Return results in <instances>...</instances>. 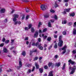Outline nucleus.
<instances>
[{
    "label": "nucleus",
    "mask_w": 76,
    "mask_h": 76,
    "mask_svg": "<svg viewBox=\"0 0 76 76\" xmlns=\"http://www.w3.org/2000/svg\"><path fill=\"white\" fill-rule=\"evenodd\" d=\"M61 38H62V36L61 35L59 36V42L58 43V46L59 47H62L63 45V41H62L61 39Z\"/></svg>",
    "instance_id": "obj_1"
},
{
    "label": "nucleus",
    "mask_w": 76,
    "mask_h": 76,
    "mask_svg": "<svg viewBox=\"0 0 76 76\" xmlns=\"http://www.w3.org/2000/svg\"><path fill=\"white\" fill-rule=\"evenodd\" d=\"M69 69L71 70V72H70V74H73L75 72V70L76 69V66H74L73 67L71 66L69 67Z\"/></svg>",
    "instance_id": "obj_2"
},
{
    "label": "nucleus",
    "mask_w": 76,
    "mask_h": 76,
    "mask_svg": "<svg viewBox=\"0 0 76 76\" xmlns=\"http://www.w3.org/2000/svg\"><path fill=\"white\" fill-rule=\"evenodd\" d=\"M19 17V15L15 14L13 15V17L14 18H13V21L14 22H16V20H17V19L16 18H18Z\"/></svg>",
    "instance_id": "obj_3"
},
{
    "label": "nucleus",
    "mask_w": 76,
    "mask_h": 76,
    "mask_svg": "<svg viewBox=\"0 0 76 76\" xmlns=\"http://www.w3.org/2000/svg\"><path fill=\"white\" fill-rule=\"evenodd\" d=\"M32 45H33L34 46V45H36L37 47L38 46V47H39L40 46H41V43H39V42H37L36 43V44L35 43H32Z\"/></svg>",
    "instance_id": "obj_4"
},
{
    "label": "nucleus",
    "mask_w": 76,
    "mask_h": 76,
    "mask_svg": "<svg viewBox=\"0 0 76 76\" xmlns=\"http://www.w3.org/2000/svg\"><path fill=\"white\" fill-rule=\"evenodd\" d=\"M66 48H67V47L66 46H65L64 48H62V50H64V51L63 52L62 54H64L66 53Z\"/></svg>",
    "instance_id": "obj_5"
},
{
    "label": "nucleus",
    "mask_w": 76,
    "mask_h": 76,
    "mask_svg": "<svg viewBox=\"0 0 76 76\" xmlns=\"http://www.w3.org/2000/svg\"><path fill=\"white\" fill-rule=\"evenodd\" d=\"M46 6L45 5H43L41 6V10H45L46 9Z\"/></svg>",
    "instance_id": "obj_6"
},
{
    "label": "nucleus",
    "mask_w": 76,
    "mask_h": 76,
    "mask_svg": "<svg viewBox=\"0 0 76 76\" xmlns=\"http://www.w3.org/2000/svg\"><path fill=\"white\" fill-rule=\"evenodd\" d=\"M6 12V9L4 8H2L0 10V13H4Z\"/></svg>",
    "instance_id": "obj_7"
},
{
    "label": "nucleus",
    "mask_w": 76,
    "mask_h": 76,
    "mask_svg": "<svg viewBox=\"0 0 76 76\" xmlns=\"http://www.w3.org/2000/svg\"><path fill=\"white\" fill-rule=\"evenodd\" d=\"M22 66V61H19V66H17V69H19V68H20V67H21Z\"/></svg>",
    "instance_id": "obj_8"
},
{
    "label": "nucleus",
    "mask_w": 76,
    "mask_h": 76,
    "mask_svg": "<svg viewBox=\"0 0 76 76\" xmlns=\"http://www.w3.org/2000/svg\"><path fill=\"white\" fill-rule=\"evenodd\" d=\"M69 63H71V64H72V65L73 64H75V62L74 61H72V60L70 59L69 61H68Z\"/></svg>",
    "instance_id": "obj_9"
},
{
    "label": "nucleus",
    "mask_w": 76,
    "mask_h": 76,
    "mask_svg": "<svg viewBox=\"0 0 76 76\" xmlns=\"http://www.w3.org/2000/svg\"><path fill=\"white\" fill-rule=\"evenodd\" d=\"M38 31H36L35 32V33L34 35V38H37L38 37Z\"/></svg>",
    "instance_id": "obj_10"
},
{
    "label": "nucleus",
    "mask_w": 76,
    "mask_h": 76,
    "mask_svg": "<svg viewBox=\"0 0 76 76\" xmlns=\"http://www.w3.org/2000/svg\"><path fill=\"white\" fill-rule=\"evenodd\" d=\"M61 64V63L60 62L57 63L56 64V66H57V67H59Z\"/></svg>",
    "instance_id": "obj_11"
},
{
    "label": "nucleus",
    "mask_w": 76,
    "mask_h": 76,
    "mask_svg": "<svg viewBox=\"0 0 76 76\" xmlns=\"http://www.w3.org/2000/svg\"><path fill=\"white\" fill-rule=\"evenodd\" d=\"M53 71H50L49 72L48 76H53Z\"/></svg>",
    "instance_id": "obj_12"
},
{
    "label": "nucleus",
    "mask_w": 76,
    "mask_h": 76,
    "mask_svg": "<svg viewBox=\"0 0 76 76\" xmlns=\"http://www.w3.org/2000/svg\"><path fill=\"white\" fill-rule=\"evenodd\" d=\"M62 24H66L67 23V20H62Z\"/></svg>",
    "instance_id": "obj_13"
},
{
    "label": "nucleus",
    "mask_w": 76,
    "mask_h": 76,
    "mask_svg": "<svg viewBox=\"0 0 76 76\" xmlns=\"http://www.w3.org/2000/svg\"><path fill=\"white\" fill-rule=\"evenodd\" d=\"M75 15V12H73L72 13H71L70 14L69 16H72V17H73Z\"/></svg>",
    "instance_id": "obj_14"
},
{
    "label": "nucleus",
    "mask_w": 76,
    "mask_h": 76,
    "mask_svg": "<svg viewBox=\"0 0 76 76\" xmlns=\"http://www.w3.org/2000/svg\"><path fill=\"white\" fill-rule=\"evenodd\" d=\"M17 23H18V24H20L21 23V22L20 21H19L14 22V24L15 25H16V24Z\"/></svg>",
    "instance_id": "obj_15"
},
{
    "label": "nucleus",
    "mask_w": 76,
    "mask_h": 76,
    "mask_svg": "<svg viewBox=\"0 0 76 76\" xmlns=\"http://www.w3.org/2000/svg\"><path fill=\"white\" fill-rule=\"evenodd\" d=\"M3 51L4 53H7V49L6 48H4L3 49Z\"/></svg>",
    "instance_id": "obj_16"
},
{
    "label": "nucleus",
    "mask_w": 76,
    "mask_h": 76,
    "mask_svg": "<svg viewBox=\"0 0 76 76\" xmlns=\"http://www.w3.org/2000/svg\"><path fill=\"white\" fill-rule=\"evenodd\" d=\"M42 37H43V38L44 39H45L46 38H47V36H44V34H42Z\"/></svg>",
    "instance_id": "obj_17"
},
{
    "label": "nucleus",
    "mask_w": 76,
    "mask_h": 76,
    "mask_svg": "<svg viewBox=\"0 0 76 76\" xmlns=\"http://www.w3.org/2000/svg\"><path fill=\"white\" fill-rule=\"evenodd\" d=\"M35 66H36V69L39 68V65H38V64L37 63H35Z\"/></svg>",
    "instance_id": "obj_18"
},
{
    "label": "nucleus",
    "mask_w": 76,
    "mask_h": 76,
    "mask_svg": "<svg viewBox=\"0 0 76 76\" xmlns=\"http://www.w3.org/2000/svg\"><path fill=\"white\" fill-rule=\"evenodd\" d=\"M73 33L74 35H75V34H76V29H75V28H74L73 29Z\"/></svg>",
    "instance_id": "obj_19"
},
{
    "label": "nucleus",
    "mask_w": 76,
    "mask_h": 76,
    "mask_svg": "<svg viewBox=\"0 0 76 76\" xmlns=\"http://www.w3.org/2000/svg\"><path fill=\"white\" fill-rule=\"evenodd\" d=\"M38 47L39 48V49L40 50H43V47L42 46H39L38 47Z\"/></svg>",
    "instance_id": "obj_20"
},
{
    "label": "nucleus",
    "mask_w": 76,
    "mask_h": 76,
    "mask_svg": "<svg viewBox=\"0 0 76 76\" xmlns=\"http://www.w3.org/2000/svg\"><path fill=\"white\" fill-rule=\"evenodd\" d=\"M70 8L66 9H65V11H66L67 12H70Z\"/></svg>",
    "instance_id": "obj_21"
},
{
    "label": "nucleus",
    "mask_w": 76,
    "mask_h": 76,
    "mask_svg": "<svg viewBox=\"0 0 76 76\" xmlns=\"http://www.w3.org/2000/svg\"><path fill=\"white\" fill-rule=\"evenodd\" d=\"M66 63H64L63 64V67H62V69L63 70H64V69H65V67H66Z\"/></svg>",
    "instance_id": "obj_22"
},
{
    "label": "nucleus",
    "mask_w": 76,
    "mask_h": 76,
    "mask_svg": "<svg viewBox=\"0 0 76 76\" xmlns=\"http://www.w3.org/2000/svg\"><path fill=\"white\" fill-rule=\"evenodd\" d=\"M66 31H67V30H65L63 32V34L64 35H66Z\"/></svg>",
    "instance_id": "obj_23"
},
{
    "label": "nucleus",
    "mask_w": 76,
    "mask_h": 76,
    "mask_svg": "<svg viewBox=\"0 0 76 76\" xmlns=\"http://www.w3.org/2000/svg\"><path fill=\"white\" fill-rule=\"evenodd\" d=\"M22 55L24 56V57H25V55H26V53L25 51L23 52L22 53Z\"/></svg>",
    "instance_id": "obj_24"
},
{
    "label": "nucleus",
    "mask_w": 76,
    "mask_h": 76,
    "mask_svg": "<svg viewBox=\"0 0 76 76\" xmlns=\"http://www.w3.org/2000/svg\"><path fill=\"white\" fill-rule=\"evenodd\" d=\"M32 64H26V66H27V67H31V66H32Z\"/></svg>",
    "instance_id": "obj_25"
},
{
    "label": "nucleus",
    "mask_w": 76,
    "mask_h": 76,
    "mask_svg": "<svg viewBox=\"0 0 76 76\" xmlns=\"http://www.w3.org/2000/svg\"><path fill=\"white\" fill-rule=\"evenodd\" d=\"M31 32H34L35 31L34 28H31Z\"/></svg>",
    "instance_id": "obj_26"
},
{
    "label": "nucleus",
    "mask_w": 76,
    "mask_h": 76,
    "mask_svg": "<svg viewBox=\"0 0 76 76\" xmlns=\"http://www.w3.org/2000/svg\"><path fill=\"white\" fill-rule=\"evenodd\" d=\"M54 48H57V44L56 43H55L54 46Z\"/></svg>",
    "instance_id": "obj_27"
},
{
    "label": "nucleus",
    "mask_w": 76,
    "mask_h": 76,
    "mask_svg": "<svg viewBox=\"0 0 76 76\" xmlns=\"http://www.w3.org/2000/svg\"><path fill=\"white\" fill-rule=\"evenodd\" d=\"M9 42V40H7L6 41H5V44H8Z\"/></svg>",
    "instance_id": "obj_28"
},
{
    "label": "nucleus",
    "mask_w": 76,
    "mask_h": 76,
    "mask_svg": "<svg viewBox=\"0 0 76 76\" xmlns=\"http://www.w3.org/2000/svg\"><path fill=\"white\" fill-rule=\"evenodd\" d=\"M67 24L68 26H71V25H72V23L69 22Z\"/></svg>",
    "instance_id": "obj_29"
},
{
    "label": "nucleus",
    "mask_w": 76,
    "mask_h": 76,
    "mask_svg": "<svg viewBox=\"0 0 76 76\" xmlns=\"http://www.w3.org/2000/svg\"><path fill=\"white\" fill-rule=\"evenodd\" d=\"M39 70L40 73H42V72H43V69L42 68L40 69Z\"/></svg>",
    "instance_id": "obj_30"
},
{
    "label": "nucleus",
    "mask_w": 76,
    "mask_h": 76,
    "mask_svg": "<svg viewBox=\"0 0 76 76\" xmlns=\"http://www.w3.org/2000/svg\"><path fill=\"white\" fill-rule=\"evenodd\" d=\"M48 26L49 27H51V23H50V22H49L48 23Z\"/></svg>",
    "instance_id": "obj_31"
},
{
    "label": "nucleus",
    "mask_w": 76,
    "mask_h": 76,
    "mask_svg": "<svg viewBox=\"0 0 76 76\" xmlns=\"http://www.w3.org/2000/svg\"><path fill=\"white\" fill-rule=\"evenodd\" d=\"M42 25V23L41 22H39V23L38 25V27L39 28V27H40V26Z\"/></svg>",
    "instance_id": "obj_32"
},
{
    "label": "nucleus",
    "mask_w": 76,
    "mask_h": 76,
    "mask_svg": "<svg viewBox=\"0 0 76 76\" xmlns=\"http://www.w3.org/2000/svg\"><path fill=\"white\" fill-rule=\"evenodd\" d=\"M47 40L48 41H51V37H48L47 39Z\"/></svg>",
    "instance_id": "obj_33"
},
{
    "label": "nucleus",
    "mask_w": 76,
    "mask_h": 76,
    "mask_svg": "<svg viewBox=\"0 0 76 76\" xmlns=\"http://www.w3.org/2000/svg\"><path fill=\"white\" fill-rule=\"evenodd\" d=\"M54 18L55 20H57L58 18H57V15H55V16H54Z\"/></svg>",
    "instance_id": "obj_34"
},
{
    "label": "nucleus",
    "mask_w": 76,
    "mask_h": 76,
    "mask_svg": "<svg viewBox=\"0 0 76 76\" xmlns=\"http://www.w3.org/2000/svg\"><path fill=\"white\" fill-rule=\"evenodd\" d=\"M32 24H30L28 25V28H29V29H30V28H31V27L32 26Z\"/></svg>",
    "instance_id": "obj_35"
},
{
    "label": "nucleus",
    "mask_w": 76,
    "mask_h": 76,
    "mask_svg": "<svg viewBox=\"0 0 76 76\" xmlns=\"http://www.w3.org/2000/svg\"><path fill=\"white\" fill-rule=\"evenodd\" d=\"M52 64H52V63H51V62H49L48 64V66L49 67H50V66H51Z\"/></svg>",
    "instance_id": "obj_36"
},
{
    "label": "nucleus",
    "mask_w": 76,
    "mask_h": 76,
    "mask_svg": "<svg viewBox=\"0 0 76 76\" xmlns=\"http://www.w3.org/2000/svg\"><path fill=\"white\" fill-rule=\"evenodd\" d=\"M12 53L14 54H16L17 53V52L15 51V50L13 51Z\"/></svg>",
    "instance_id": "obj_37"
},
{
    "label": "nucleus",
    "mask_w": 76,
    "mask_h": 76,
    "mask_svg": "<svg viewBox=\"0 0 76 76\" xmlns=\"http://www.w3.org/2000/svg\"><path fill=\"white\" fill-rule=\"evenodd\" d=\"M29 39V37H27L25 38V40L26 41H28V39Z\"/></svg>",
    "instance_id": "obj_38"
},
{
    "label": "nucleus",
    "mask_w": 76,
    "mask_h": 76,
    "mask_svg": "<svg viewBox=\"0 0 76 76\" xmlns=\"http://www.w3.org/2000/svg\"><path fill=\"white\" fill-rule=\"evenodd\" d=\"M50 12H51L52 13H54L55 12V11H54V10H52V9H51L50 10Z\"/></svg>",
    "instance_id": "obj_39"
},
{
    "label": "nucleus",
    "mask_w": 76,
    "mask_h": 76,
    "mask_svg": "<svg viewBox=\"0 0 76 76\" xmlns=\"http://www.w3.org/2000/svg\"><path fill=\"white\" fill-rule=\"evenodd\" d=\"M49 17V15H45L44 16V17L45 18H48Z\"/></svg>",
    "instance_id": "obj_40"
},
{
    "label": "nucleus",
    "mask_w": 76,
    "mask_h": 76,
    "mask_svg": "<svg viewBox=\"0 0 76 76\" xmlns=\"http://www.w3.org/2000/svg\"><path fill=\"white\" fill-rule=\"evenodd\" d=\"M55 7H58V5L56 3H55Z\"/></svg>",
    "instance_id": "obj_41"
},
{
    "label": "nucleus",
    "mask_w": 76,
    "mask_h": 76,
    "mask_svg": "<svg viewBox=\"0 0 76 76\" xmlns=\"http://www.w3.org/2000/svg\"><path fill=\"white\" fill-rule=\"evenodd\" d=\"M47 28H45L43 30V32H46V31H47Z\"/></svg>",
    "instance_id": "obj_42"
},
{
    "label": "nucleus",
    "mask_w": 76,
    "mask_h": 76,
    "mask_svg": "<svg viewBox=\"0 0 76 76\" xmlns=\"http://www.w3.org/2000/svg\"><path fill=\"white\" fill-rule=\"evenodd\" d=\"M44 68L45 69H48V66L47 65L45 66L44 67Z\"/></svg>",
    "instance_id": "obj_43"
},
{
    "label": "nucleus",
    "mask_w": 76,
    "mask_h": 76,
    "mask_svg": "<svg viewBox=\"0 0 76 76\" xmlns=\"http://www.w3.org/2000/svg\"><path fill=\"white\" fill-rule=\"evenodd\" d=\"M29 28L28 27H26L24 28V29H25V30H28V29H29Z\"/></svg>",
    "instance_id": "obj_44"
},
{
    "label": "nucleus",
    "mask_w": 76,
    "mask_h": 76,
    "mask_svg": "<svg viewBox=\"0 0 76 76\" xmlns=\"http://www.w3.org/2000/svg\"><path fill=\"white\" fill-rule=\"evenodd\" d=\"M52 45H50V47L48 49L50 50H51V48H52Z\"/></svg>",
    "instance_id": "obj_45"
},
{
    "label": "nucleus",
    "mask_w": 76,
    "mask_h": 76,
    "mask_svg": "<svg viewBox=\"0 0 76 76\" xmlns=\"http://www.w3.org/2000/svg\"><path fill=\"white\" fill-rule=\"evenodd\" d=\"M11 41V43L12 44H13V42H14V40L12 39Z\"/></svg>",
    "instance_id": "obj_46"
},
{
    "label": "nucleus",
    "mask_w": 76,
    "mask_h": 76,
    "mask_svg": "<svg viewBox=\"0 0 76 76\" xmlns=\"http://www.w3.org/2000/svg\"><path fill=\"white\" fill-rule=\"evenodd\" d=\"M26 12H29V9L28 8H27V9H26Z\"/></svg>",
    "instance_id": "obj_47"
},
{
    "label": "nucleus",
    "mask_w": 76,
    "mask_h": 76,
    "mask_svg": "<svg viewBox=\"0 0 76 76\" xmlns=\"http://www.w3.org/2000/svg\"><path fill=\"white\" fill-rule=\"evenodd\" d=\"M4 45V43H2L0 45V47H3Z\"/></svg>",
    "instance_id": "obj_48"
},
{
    "label": "nucleus",
    "mask_w": 76,
    "mask_h": 76,
    "mask_svg": "<svg viewBox=\"0 0 76 76\" xmlns=\"http://www.w3.org/2000/svg\"><path fill=\"white\" fill-rule=\"evenodd\" d=\"M54 38H57V35H54Z\"/></svg>",
    "instance_id": "obj_49"
},
{
    "label": "nucleus",
    "mask_w": 76,
    "mask_h": 76,
    "mask_svg": "<svg viewBox=\"0 0 76 76\" xmlns=\"http://www.w3.org/2000/svg\"><path fill=\"white\" fill-rule=\"evenodd\" d=\"M38 57H36L34 58V60H37V59H38Z\"/></svg>",
    "instance_id": "obj_50"
},
{
    "label": "nucleus",
    "mask_w": 76,
    "mask_h": 76,
    "mask_svg": "<svg viewBox=\"0 0 76 76\" xmlns=\"http://www.w3.org/2000/svg\"><path fill=\"white\" fill-rule=\"evenodd\" d=\"M28 18H29V15H27L26 17V19L27 20Z\"/></svg>",
    "instance_id": "obj_51"
},
{
    "label": "nucleus",
    "mask_w": 76,
    "mask_h": 76,
    "mask_svg": "<svg viewBox=\"0 0 76 76\" xmlns=\"http://www.w3.org/2000/svg\"><path fill=\"white\" fill-rule=\"evenodd\" d=\"M69 1V0H64V2H65V3H66L68 2Z\"/></svg>",
    "instance_id": "obj_52"
},
{
    "label": "nucleus",
    "mask_w": 76,
    "mask_h": 76,
    "mask_svg": "<svg viewBox=\"0 0 76 76\" xmlns=\"http://www.w3.org/2000/svg\"><path fill=\"white\" fill-rule=\"evenodd\" d=\"M73 54H75L76 53V50H74L72 52Z\"/></svg>",
    "instance_id": "obj_53"
},
{
    "label": "nucleus",
    "mask_w": 76,
    "mask_h": 76,
    "mask_svg": "<svg viewBox=\"0 0 76 76\" xmlns=\"http://www.w3.org/2000/svg\"><path fill=\"white\" fill-rule=\"evenodd\" d=\"M15 11V10H12V11L11 12L10 14H12L13 12Z\"/></svg>",
    "instance_id": "obj_54"
},
{
    "label": "nucleus",
    "mask_w": 76,
    "mask_h": 76,
    "mask_svg": "<svg viewBox=\"0 0 76 76\" xmlns=\"http://www.w3.org/2000/svg\"><path fill=\"white\" fill-rule=\"evenodd\" d=\"M5 38H3L2 40V42H5Z\"/></svg>",
    "instance_id": "obj_55"
},
{
    "label": "nucleus",
    "mask_w": 76,
    "mask_h": 76,
    "mask_svg": "<svg viewBox=\"0 0 76 76\" xmlns=\"http://www.w3.org/2000/svg\"><path fill=\"white\" fill-rule=\"evenodd\" d=\"M34 70H35V67L34 66L32 70V72H34Z\"/></svg>",
    "instance_id": "obj_56"
},
{
    "label": "nucleus",
    "mask_w": 76,
    "mask_h": 76,
    "mask_svg": "<svg viewBox=\"0 0 76 76\" xmlns=\"http://www.w3.org/2000/svg\"><path fill=\"white\" fill-rule=\"evenodd\" d=\"M54 57H55V58H57L58 57V56H57V55H56Z\"/></svg>",
    "instance_id": "obj_57"
},
{
    "label": "nucleus",
    "mask_w": 76,
    "mask_h": 76,
    "mask_svg": "<svg viewBox=\"0 0 76 76\" xmlns=\"http://www.w3.org/2000/svg\"><path fill=\"white\" fill-rule=\"evenodd\" d=\"M4 22L5 23H7V19H6L4 20Z\"/></svg>",
    "instance_id": "obj_58"
},
{
    "label": "nucleus",
    "mask_w": 76,
    "mask_h": 76,
    "mask_svg": "<svg viewBox=\"0 0 76 76\" xmlns=\"http://www.w3.org/2000/svg\"><path fill=\"white\" fill-rule=\"evenodd\" d=\"M38 42H41V38H39L38 39Z\"/></svg>",
    "instance_id": "obj_59"
},
{
    "label": "nucleus",
    "mask_w": 76,
    "mask_h": 76,
    "mask_svg": "<svg viewBox=\"0 0 76 76\" xmlns=\"http://www.w3.org/2000/svg\"><path fill=\"white\" fill-rule=\"evenodd\" d=\"M47 47V45L45 44L44 45V48H45V47Z\"/></svg>",
    "instance_id": "obj_60"
},
{
    "label": "nucleus",
    "mask_w": 76,
    "mask_h": 76,
    "mask_svg": "<svg viewBox=\"0 0 76 76\" xmlns=\"http://www.w3.org/2000/svg\"><path fill=\"white\" fill-rule=\"evenodd\" d=\"M25 19V16H23V17H22V20H23V19Z\"/></svg>",
    "instance_id": "obj_61"
},
{
    "label": "nucleus",
    "mask_w": 76,
    "mask_h": 76,
    "mask_svg": "<svg viewBox=\"0 0 76 76\" xmlns=\"http://www.w3.org/2000/svg\"><path fill=\"white\" fill-rule=\"evenodd\" d=\"M74 26H76V22H75L74 23Z\"/></svg>",
    "instance_id": "obj_62"
},
{
    "label": "nucleus",
    "mask_w": 76,
    "mask_h": 76,
    "mask_svg": "<svg viewBox=\"0 0 76 76\" xmlns=\"http://www.w3.org/2000/svg\"><path fill=\"white\" fill-rule=\"evenodd\" d=\"M11 71H12V69H10L9 70H8L7 71L8 72H11Z\"/></svg>",
    "instance_id": "obj_63"
},
{
    "label": "nucleus",
    "mask_w": 76,
    "mask_h": 76,
    "mask_svg": "<svg viewBox=\"0 0 76 76\" xmlns=\"http://www.w3.org/2000/svg\"><path fill=\"white\" fill-rule=\"evenodd\" d=\"M65 6L67 7V6H68V4L67 3H66L65 4Z\"/></svg>",
    "instance_id": "obj_64"
}]
</instances>
